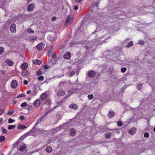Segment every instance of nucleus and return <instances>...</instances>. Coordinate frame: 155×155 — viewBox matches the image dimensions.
<instances>
[{"label": "nucleus", "mask_w": 155, "mask_h": 155, "mask_svg": "<svg viewBox=\"0 0 155 155\" xmlns=\"http://www.w3.org/2000/svg\"><path fill=\"white\" fill-rule=\"evenodd\" d=\"M136 132V129L135 127H133L128 131V133L131 135H133Z\"/></svg>", "instance_id": "obj_8"}, {"label": "nucleus", "mask_w": 155, "mask_h": 155, "mask_svg": "<svg viewBox=\"0 0 155 155\" xmlns=\"http://www.w3.org/2000/svg\"><path fill=\"white\" fill-rule=\"evenodd\" d=\"M49 68V66H47V65H44V68L45 70H47V69L48 68Z\"/></svg>", "instance_id": "obj_48"}, {"label": "nucleus", "mask_w": 155, "mask_h": 155, "mask_svg": "<svg viewBox=\"0 0 155 155\" xmlns=\"http://www.w3.org/2000/svg\"><path fill=\"white\" fill-rule=\"evenodd\" d=\"M113 68H110V69H109V72L110 73H112V72H113Z\"/></svg>", "instance_id": "obj_51"}, {"label": "nucleus", "mask_w": 155, "mask_h": 155, "mask_svg": "<svg viewBox=\"0 0 155 155\" xmlns=\"http://www.w3.org/2000/svg\"><path fill=\"white\" fill-rule=\"evenodd\" d=\"M144 137H147V138L148 137H149V134L148 133H145L144 134Z\"/></svg>", "instance_id": "obj_46"}, {"label": "nucleus", "mask_w": 155, "mask_h": 155, "mask_svg": "<svg viewBox=\"0 0 155 155\" xmlns=\"http://www.w3.org/2000/svg\"><path fill=\"white\" fill-rule=\"evenodd\" d=\"M114 115V112L113 111H110L108 114V116L110 118L112 117Z\"/></svg>", "instance_id": "obj_14"}, {"label": "nucleus", "mask_w": 155, "mask_h": 155, "mask_svg": "<svg viewBox=\"0 0 155 155\" xmlns=\"http://www.w3.org/2000/svg\"><path fill=\"white\" fill-rule=\"evenodd\" d=\"M44 48V45L43 43H40L37 46V48L39 50H41Z\"/></svg>", "instance_id": "obj_7"}, {"label": "nucleus", "mask_w": 155, "mask_h": 155, "mask_svg": "<svg viewBox=\"0 0 155 155\" xmlns=\"http://www.w3.org/2000/svg\"><path fill=\"white\" fill-rule=\"evenodd\" d=\"M25 96V95L24 94H20L19 95H18L17 97L18 98H20L23 97H24Z\"/></svg>", "instance_id": "obj_30"}, {"label": "nucleus", "mask_w": 155, "mask_h": 155, "mask_svg": "<svg viewBox=\"0 0 155 155\" xmlns=\"http://www.w3.org/2000/svg\"><path fill=\"white\" fill-rule=\"evenodd\" d=\"M14 110H10L7 113L8 115H12L14 114Z\"/></svg>", "instance_id": "obj_24"}, {"label": "nucleus", "mask_w": 155, "mask_h": 155, "mask_svg": "<svg viewBox=\"0 0 155 155\" xmlns=\"http://www.w3.org/2000/svg\"><path fill=\"white\" fill-rule=\"evenodd\" d=\"M39 87L37 84H35L33 88V93L32 95H35L36 94L38 91V90Z\"/></svg>", "instance_id": "obj_3"}, {"label": "nucleus", "mask_w": 155, "mask_h": 155, "mask_svg": "<svg viewBox=\"0 0 155 155\" xmlns=\"http://www.w3.org/2000/svg\"><path fill=\"white\" fill-rule=\"evenodd\" d=\"M48 94L47 93H43L40 96V97L41 100H45L47 97Z\"/></svg>", "instance_id": "obj_13"}, {"label": "nucleus", "mask_w": 155, "mask_h": 155, "mask_svg": "<svg viewBox=\"0 0 155 155\" xmlns=\"http://www.w3.org/2000/svg\"><path fill=\"white\" fill-rule=\"evenodd\" d=\"M36 74L37 75L39 76L42 74V72L40 70H38L36 72Z\"/></svg>", "instance_id": "obj_34"}, {"label": "nucleus", "mask_w": 155, "mask_h": 155, "mask_svg": "<svg viewBox=\"0 0 155 155\" xmlns=\"http://www.w3.org/2000/svg\"><path fill=\"white\" fill-rule=\"evenodd\" d=\"M70 131L71 132L70 133L71 135H74L75 134V130L74 129H71L70 130Z\"/></svg>", "instance_id": "obj_28"}, {"label": "nucleus", "mask_w": 155, "mask_h": 155, "mask_svg": "<svg viewBox=\"0 0 155 155\" xmlns=\"http://www.w3.org/2000/svg\"><path fill=\"white\" fill-rule=\"evenodd\" d=\"M133 44L131 41H130L128 44L126 46V47L129 48L133 45Z\"/></svg>", "instance_id": "obj_26"}, {"label": "nucleus", "mask_w": 155, "mask_h": 155, "mask_svg": "<svg viewBox=\"0 0 155 155\" xmlns=\"http://www.w3.org/2000/svg\"><path fill=\"white\" fill-rule=\"evenodd\" d=\"M142 86L143 84H142L139 83L137 84V87L138 89L140 90L141 89Z\"/></svg>", "instance_id": "obj_23"}, {"label": "nucleus", "mask_w": 155, "mask_h": 155, "mask_svg": "<svg viewBox=\"0 0 155 155\" xmlns=\"http://www.w3.org/2000/svg\"><path fill=\"white\" fill-rule=\"evenodd\" d=\"M48 101L47 100H45V101L44 102L45 104H48V103H47V101Z\"/></svg>", "instance_id": "obj_61"}, {"label": "nucleus", "mask_w": 155, "mask_h": 155, "mask_svg": "<svg viewBox=\"0 0 155 155\" xmlns=\"http://www.w3.org/2000/svg\"><path fill=\"white\" fill-rule=\"evenodd\" d=\"M26 128V126L21 124H19L17 127V128L18 130L23 129Z\"/></svg>", "instance_id": "obj_19"}, {"label": "nucleus", "mask_w": 155, "mask_h": 155, "mask_svg": "<svg viewBox=\"0 0 155 155\" xmlns=\"http://www.w3.org/2000/svg\"><path fill=\"white\" fill-rule=\"evenodd\" d=\"M82 0H75V1L79 3L81 2L82 1Z\"/></svg>", "instance_id": "obj_58"}, {"label": "nucleus", "mask_w": 155, "mask_h": 155, "mask_svg": "<svg viewBox=\"0 0 155 155\" xmlns=\"http://www.w3.org/2000/svg\"><path fill=\"white\" fill-rule=\"evenodd\" d=\"M17 82L15 80L12 81L11 84L12 87L13 88H15L17 87Z\"/></svg>", "instance_id": "obj_5"}, {"label": "nucleus", "mask_w": 155, "mask_h": 155, "mask_svg": "<svg viewBox=\"0 0 155 155\" xmlns=\"http://www.w3.org/2000/svg\"><path fill=\"white\" fill-rule=\"evenodd\" d=\"M127 70V68H122L121 69V71L122 73L125 72Z\"/></svg>", "instance_id": "obj_38"}, {"label": "nucleus", "mask_w": 155, "mask_h": 155, "mask_svg": "<svg viewBox=\"0 0 155 155\" xmlns=\"http://www.w3.org/2000/svg\"><path fill=\"white\" fill-rule=\"evenodd\" d=\"M52 53V51L51 50H49L48 52V56H51Z\"/></svg>", "instance_id": "obj_41"}, {"label": "nucleus", "mask_w": 155, "mask_h": 155, "mask_svg": "<svg viewBox=\"0 0 155 155\" xmlns=\"http://www.w3.org/2000/svg\"><path fill=\"white\" fill-rule=\"evenodd\" d=\"M65 92L63 90L59 91L57 93V95L58 96H63L65 94Z\"/></svg>", "instance_id": "obj_12"}, {"label": "nucleus", "mask_w": 155, "mask_h": 155, "mask_svg": "<svg viewBox=\"0 0 155 155\" xmlns=\"http://www.w3.org/2000/svg\"><path fill=\"white\" fill-rule=\"evenodd\" d=\"M85 48L86 50H87L88 49V46H85Z\"/></svg>", "instance_id": "obj_63"}, {"label": "nucleus", "mask_w": 155, "mask_h": 155, "mask_svg": "<svg viewBox=\"0 0 155 155\" xmlns=\"http://www.w3.org/2000/svg\"><path fill=\"white\" fill-rule=\"evenodd\" d=\"M69 107L70 108L74 109H76L78 108V106L75 104H73L70 105Z\"/></svg>", "instance_id": "obj_10"}, {"label": "nucleus", "mask_w": 155, "mask_h": 155, "mask_svg": "<svg viewBox=\"0 0 155 155\" xmlns=\"http://www.w3.org/2000/svg\"><path fill=\"white\" fill-rule=\"evenodd\" d=\"M123 123L121 121H119L117 122V125L119 127H120L122 126Z\"/></svg>", "instance_id": "obj_43"}, {"label": "nucleus", "mask_w": 155, "mask_h": 155, "mask_svg": "<svg viewBox=\"0 0 155 155\" xmlns=\"http://www.w3.org/2000/svg\"><path fill=\"white\" fill-rule=\"evenodd\" d=\"M111 135V133L110 132L107 133L106 134V138L109 139Z\"/></svg>", "instance_id": "obj_27"}, {"label": "nucleus", "mask_w": 155, "mask_h": 155, "mask_svg": "<svg viewBox=\"0 0 155 155\" xmlns=\"http://www.w3.org/2000/svg\"><path fill=\"white\" fill-rule=\"evenodd\" d=\"M45 114L43 116H42V117H40L38 120L37 123H36V124H40L41 122L42 121L43 119L45 118V114Z\"/></svg>", "instance_id": "obj_11"}, {"label": "nucleus", "mask_w": 155, "mask_h": 155, "mask_svg": "<svg viewBox=\"0 0 155 155\" xmlns=\"http://www.w3.org/2000/svg\"><path fill=\"white\" fill-rule=\"evenodd\" d=\"M4 50V48L2 47H0V55L2 54Z\"/></svg>", "instance_id": "obj_44"}, {"label": "nucleus", "mask_w": 155, "mask_h": 155, "mask_svg": "<svg viewBox=\"0 0 155 155\" xmlns=\"http://www.w3.org/2000/svg\"><path fill=\"white\" fill-rule=\"evenodd\" d=\"M28 135V133L25 134L21 136L20 138V139H21L22 140H23L25 138L27 137Z\"/></svg>", "instance_id": "obj_33"}, {"label": "nucleus", "mask_w": 155, "mask_h": 155, "mask_svg": "<svg viewBox=\"0 0 155 155\" xmlns=\"http://www.w3.org/2000/svg\"><path fill=\"white\" fill-rule=\"evenodd\" d=\"M56 58V55L55 53H54L53 55L52 56V58L54 59H55Z\"/></svg>", "instance_id": "obj_49"}, {"label": "nucleus", "mask_w": 155, "mask_h": 155, "mask_svg": "<svg viewBox=\"0 0 155 155\" xmlns=\"http://www.w3.org/2000/svg\"><path fill=\"white\" fill-rule=\"evenodd\" d=\"M4 111L3 109H0V115H2Z\"/></svg>", "instance_id": "obj_50"}, {"label": "nucleus", "mask_w": 155, "mask_h": 155, "mask_svg": "<svg viewBox=\"0 0 155 155\" xmlns=\"http://www.w3.org/2000/svg\"><path fill=\"white\" fill-rule=\"evenodd\" d=\"M46 150L48 153H50L52 151V149L50 147L47 146L46 148Z\"/></svg>", "instance_id": "obj_22"}, {"label": "nucleus", "mask_w": 155, "mask_h": 155, "mask_svg": "<svg viewBox=\"0 0 155 155\" xmlns=\"http://www.w3.org/2000/svg\"><path fill=\"white\" fill-rule=\"evenodd\" d=\"M66 83V82L65 81H63V82H60L59 84L60 85H64L65 83Z\"/></svg>", "instance_id": "obj_55"}, {"label": "nucleus", "mask_w": 155, "mask_h": 155, "mask_svg": "<svg viewBox=\"0 0 155 155\" xmlns=\"http://www.w3.org/2000/svg\"><path fill=\"white\" fill-rule=\"evenodd\" d=\"M44 79V77L42 76H41L39 77L38 78V81H42Z\"/></svg>", "instance_id": "obj_36"}, {"label": "nucleus", "mask_w": 155, "mask_h": 155, "mask_svg": "<svg viewBox=\"0 0 155 155\" xmlns=\"http://www.w3.org/2000/svg\"><path fill=\"white\" fill-rule=\"evenodd\" d=\"M16 25L14 23L12 24L10 28V31L12 33H15L16 31Z\"/></svg>", "instance_id": "obj_2"}, {"label": "nucleus", "mask_w": 155, "mask_h": 155, "mask_svg": "<svg viewBox=\"0 0 155 155\" xmlns=\"http://www.w3.org/2000/svg\"><path fill=\"white\" fill-rule=\"evenodd\" d=\"M14 122H15V120H12L11 118H9L8 120V123H11Z\"/></svg>", "instance_id": "obj_40"}, {"label": "nucleus", "mask_w": 155, "mask_h": 155, "mask_svg": "<svg viewBox=\"0 0 155 155\" xmlns=\"http://www.w3.org/2000/svg\"><path fill=\"white\" fill-rule=\"evenodd\" d=\"M56 19V18L55 17H52L51 20L52 21H55Z\"/></svg>", "instance_id": "obj_54"}, {"label": "nucleus", "mask_w": 155, "mask_h": 155, "mask_svg": "<svg viewBox=\"0 0 155 155\" xmlns=\"http://www.w3.org/2000/svg\"><path fill=\"white\" fill-rule=\"evenodd\" d=\"M16 127V126L15 125H10L8 126V129L9 130H11L12 129H14Z\"/></svg>", "instance_id": "obj_25"}, {"label": "nucleus", "mask_w": 155, "mask_h": 155, "mask_svg": "<svg viewBox=\"0 0 155 155\" xmlns=\"http://www.w3.org/2000/svg\"><path fill=\"white\" fill-rule=\"evenodd\" d=\"M73 17L71 15H69L67 18L66 23L67 25L70 24L72 21Z\"/></svg>", "instance_id": "obj_1"}, {"label": "nucleus", "mask_w": 155, "mask_h": 155, "mask_svg": "<svg viewBox=\"0 0 155 155\" xmlns=\"http://www.w3.org/2000/svg\"><path fill=\"white\" fill-rule=\"evenodd\" d=\"M25 117L23 116H21L20 117V119L21 120H24L25 119Z\"/></svg>", "instance_id": "obj_52"}, {"label": "nucleus", "mask_w": 155, "mask_h": 155, "mask_svg": "<svg viewBox=\"0 0 155 155\" xmlns=\"http://www.w3.org/2000/svg\"><path fill=\"white\" fill-rule=\"evenodd\" d=\"M6 62L9 66H12L14 64L13 62L9 59L6 60Z\"/></svg>", "instance_id": "obj_15"}, {"label": "nucleus", "mask_w": 155, "mask_h": 155, "mask_svg": "<svg viewBox=\"0 0 155 155\" xmlns=\"http://www.w3.org/2000/svg\"><path fill=\"white\" fill-rule=\"evenodd\" d=\"M88 98L90 100L92 99L93 98V96L92 94H89L88 95Z\"/></svg>", "instance_id": "obj_39"}, {"label": "nucleus", "mask_w": 155, "mask_h": 155, "mask_svg": "<svg viewBox=\"0 0 155 155\" xmlns=\"http://www.w3.org/2000/svg\"><path fill=\"white\" fill-rule=\"evenodd\" d=\"M28 135V133L25 134L21 136L20 138V139H21L22 140H23L25 138L27 137Z\"/></svg>", "instance_id": "obj_32"}, {"label": "nucleus", "mask_w": 155, "mask_h": 155, "mask_svg": "<svg viewBox=\"0 0 155 155\" xmlns=\"http://www.w3.org/2000/svg\"><path fill=\"white\" fill-rule=\"evenodd\" d=\"M5 137L4 136L0 137V142H2L5 141Z\"/></svg>", "instance_id": "obj_31"}, {"label": "nucleus", "mask_w": 155, "mask_h": 155, "mask_svg": "<svg viewBox=\"0 0 155 155\" xmlns=\"http://www.w3.org/2000/svg\"><path fill=\"white\" fill-rule=\"evenodd\" d=\"M28 108L30 109H31L32 108V107L31 105H29Z\"/></svg>", "instance_id": "obj_60"}, {"label": "nucleus", "mask_w": 155, "mask_h": 155, "mask_svg": "<svg viewBox=\"0 0 155 155\" xmlns=\"http://www.w3.org/2000/svg\"><path fill=\"white\" fill-rule=\"evenodd\" d=\"M28 64L27 63H24L22 64L21 67L23 69L25 70L28 68Z\"/></svg>", "instance_id": "obj_20"}, {"label": "nucleus", "mask_w": 155, "mask_h": 155, "mask_svg": "<svg viewBox=\"0 0 155 155\" xmlns=\"http://www.w3.org/2000/svg\"><path fill=\"white\" fill-rule=\"evenodd\" d=\"M28 74H29V72L27 71H23L21 72V74L23 77H25Z\"/></svg>", "instance_id": "obj_21"}, {"label": "nucleus", "mask_w": 155, "mask_h": 155, "mask_svg": "<svg viewBox=\"0 0 155 155\" xmlns=\"http://www.w3.org/2000/svg\"><path fill=\"white\" fill-rule=\"evenodd\" d=\"M34 6L33 4H30L28 7L27 10L28 11H31L34 8Z\"/></svg>", "instance_id": "obj_17"}, {"label": "nucleus", "mask_w": 155, "mask_h": 155, "mask_svg": "<svg viewBox=\"0 0 155 155\" xmlns=\"http://www.w3.org/2000/svg\"><path fill=\"white\" fill-rule=\"evenodd\" d=\"M75 72L74 71L70 72L69 74V76L70 77H72L73 75L75 74Z\"/></svg>", "instance_id": "obj_35"}, {"label": "nucleus", "mask_w": 155, "mask_h": 155, "mask_svg": "<svg viewBox=\"0 0 155 155\" xmlns=\"http://www.w3.org/2000/svg\"><path fill=\"white\" fill-rule=\"evenodd\" d=\"M16 103V101H14L13 103V104H15Z\"/></svg>", "instance_id": "obj_62"}, {"label": "nucleus", "mask_w": 155, "mask_h": 155, "mask_svg": "<svg viewBox=\"0 0 155 155\" xmlns=\"http://www.w3.org/2000/svg\"><path fill=\"white\" fill-rule=\"evenodd\" d=\"M88 77L90 78H94L96 75V73L94 71H91L88 73Z\"/></svg>", "instance_id": "obj_4"}, {"label": "nucleus", "mask_w": 155, "mask_h": 155, "mask_svg": "<svg viewBox=\"0 0 155 155\" xmlns=\"http://www.w3.org/2000/svg\"><path fill=\"white\" fill-rule=\"evenodd\" d=\"M145 43L144 41L143 40H140L139 43L140 45H143Z\"/></svg>", "instance_id": "obj_42"}, {"label": "nucleus", "mask_w": 155, "mask_h": 155, "mask_svg": "<svg viewBox=\"0 0 155 155\" xmlns=\"http://www.w3.org/2000/svg\"><path fill=\"white\" fill-rule=\"evenodd\" d=\"M153 131L154 132H155V127L153 128Z\"/></svg>", "instance_id": "obj_64"}, {"label": "nucleus", "mask_w": 155, "mask_h": 155, "mask_svg": "<svg viewBox=\"0 0 155 155\" xmlns=\"http://www.w3.org/2000/svg\"><path fill=\"white\" fill-rule=\"evenodd\" d=\"M31 91L29 90L28 91H27L26 93L27 94H30L31 93Z\"/></svg>", "instance_id": "obj_56"}, {"label": "nucleus", "mask_w": 155, "mask_h": 155, "mask_svg": "<svg viewBox=\"0 0 155 155\" xmlns=\"http://www.w3.org/2000/svg\"><path fill=\"white\" fill-rule=\"evenodd\" d=\"M74 9L75 10H77L78 9V7L77 6H75L74 7Z\"/></svg>", "instance_id": "obj_57"}, {"label": "nucleus", "mask_w": 155, "mask_h": 155, "mask_svg": "<svg viewBox=\"0 0 155 155\" xmlns=\"http://www.w3.org/2000/svg\"><path fill=\"white\" fill-rule=\"evenodd\" d=\"M23 83L24 84L26 85L28 84V82L27 81L25 80L23 81Z\"/></svg>", "instance_id": "obj_53"}, {"label": "nucleus", "mask_w": 155, "mask_h": 155, "mask_svg": "<svg viewBox=\"0 0 155 155\" xmlns=\"http://www.w3.org/2000/svg\"><path fill=\"white\" fill-rule=\"evenodd\" d=\"M40 101L38 99H37L34 102L33 104L34 107H38L40 105Z\"/></svg>", "instance_id": "obj_6"}, {"label": "nucleus", "mask_w": 155, "mask_h": 155, "mask_svg": "<svg viewBox=\"0 0 155 155\" xmlns=\"http://www.w3.org/2000/svg\"><path fill=\"white\" fill-rule=\"evenodd\" d=\"M2 133L4 134H6L7 132V130L5 129V128H3L2 129Z\"/></svg>", "instance_id": "obj_45"}, {"label": "nucleus", "mask_w": 155, "mask_h": 155, "mask_svg": "<svg viewBox=\"0 0 155 155\" xmlns=\"http://www.w3.org/2000/svg\"><path fill=\"white\" fill-rule=\"evenodd\" d=\"M36 39H37V37L36 36L32 37L31 38V39L32 40H36Z\"/></svg>", "instance_id": "obj_47"}, {"label": "nucleus", "mask_w": 155, "mask_h": 155, "mask_svg": "<svg viewBox=\"0 0 155 155\" xmlns=\"http://www.w3.org/2000/svg\"><path fill=\"white\" fill-rule=\"evenodd\" d=\"M64 57L66 59H69L71 57L70 53L69 52H66L64 55Z\"/></svg>", "instance_id": "obj_9"}, {"label": "nucleus", "mask_w": 155, "mask_h": 155, "mask_svg": "<svg viewBox=\"0 0 155 155\" xmlns=\"http://www.w3.org/2000/svg\"><path fill=\"white\" fill-rule=\"evenodd\" d=\"M97 29H96V30H95V31L94 32H93L92 33V34H94L95 32H97Z\"/></svg>", "instance_id": "obj_59"}, {"label": "nucleus", "mask_w": 155, "mask_h": 155, "mask_svg": "<svg viewBox=\"0 0 155 155\" xmlns=\"http://www.w3.org/2000/svg\"><path fill=\"white\" fill-rule=\"evenodd\" d=\"M32 62L34 64L38 65H40L41 63V62L38 60H34L32 61Z\"/></svg>", "instance_id": "obj_16"}, {"label": "nucleus", "mask_w": 155, "mask_h": 155, "mask_svg": "<svg viewBox=\"0 0 155 155\" xmlns=\"http://www.w3.org/2000/svg\"><path fill=\"white\" fill-rule=\"evenodd\" d=\"M27 105V103L26 102H24L22 103L21 105V107H23Z\"/></svg>", "instance_id": "obj_37"}, {"label": "nucleus", "mask_w": 155, "mask_h": 155, "mask_svg": "<svg viewBox=\"0 0 155 155\" xmlns=\"http://www.w3.org/2000/svg\"><path fill=\"white\" fill-rule=\"evenodd\" d=\"M26 146L25 144L22 145L20 146V150L21 151H24L26 149Z\"/></svg>", "instance_id": "obj_18"}, {"label": "nucleus", "mask_w": 155, "mask_h": 155, "mask_svg": "<svg viewBox=\"0 0 155 155\" xmlns=\"http://www.w3.org/2000/svg\"><path fill=\"white\" fill-rule=\"evenodd\" d=\"M27 31L29 34L33 33L34 32V31L31 28L28 29Z\"/></svg>", "instance_id": "obj_29"}]
</instances>
